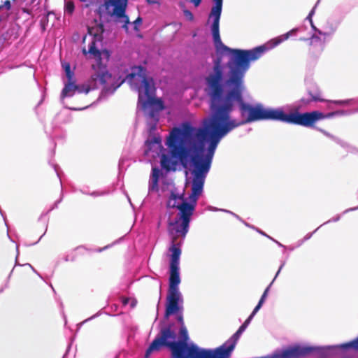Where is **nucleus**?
<instances>
[{"label":"nucleus","instance_id":"f257e3e1","mask_svg":"<svg viewBox=\"0 0 358 358\" xmlns=\"http://www.w3.org/2000/svg\"><path fill=\"white\" fill-rule=\"evenodd\" d=\"M222 2V0H213L208 20H212L211 32L217 53L231 55L227 64L229 69L227 78L224 81L222 67L220 62L216 61L213 71L206 78V90L210 99V115L204 120L202 128L194 127L186 122L173 129L194 144L192 151L206 152L203 160L195 159L194 172L200 179L209 172L215 150L222 138L241 125L264 120L263 105L252 106L243 101L244 77L250 62L259 59L266 51L287 40L298 30L294 28L251 50L232 49L222 42L220 35Z\"/></svg>","mask_w":358,"mask_h":358},{"label":"nucleus","instance_id":"f03ea898","mask_svg":"<svg viewBox=\"0 0 358 358\" xmlns=\"http://www.w3.org/2000/svg\"><path fill=\"white\" fill-rule=\"evenodd\" d=\"M166 145L170 149L171 156L179 160L184 166L189 164V171L192 179V193L189 196L188 202L184 197V190L181 192L176 189L171 190L170 196L167 201V206L169 208H177L179 210L178 214V221L175 224H189L191 221V217L194 210L195 203L199 196L203 192V185L208 172H207L203 179L196 178L194 172L195 159L203 160L206 157L204 151H192L193 143L178 134L175 130H172L169 138L167 140Z\"/></svg>","mask_w":358,"mask_h":358},{"label":"nucleus","instance_id":"7ed1b4c3","mask_svg":"<svg viewBox=\"0 0 358 358\" xmlns=\"http://www.w3.org/2000/svg\"><path fill=\"white\" fill-rule=\"evenodd\" d=\"M189 229V225H168L167 231L170 239L169 251L171 252L169 265V287L165 305L164 319L159 325L166 326V321L171 315H176L180 327H185L183 319V296L179 289L181 282L180 275V259L181 246Z\"/></svg>","mask_w":358,"mask_h":358},{"label":"nucleus","instance_id":"20e7f679","mask_svg":"<svg viewBox=\"0 0 358 358\" xmlns=\"http://www.w3.org/2000/svg\"><path fill=\"white\" fill-rule=\"evenodd\" d=\"M179 340L173 329V324L162 327L159 334L145 350L144 358H150L154 352H159L162 348H168L171 354L176 353L182 356L199 358H218L217 348L206 349L199 347L194 343H188L189 339L186 327L179 329Z\"/></svg>","mask_w":358,"mask_h":358},{"label":"nucleus","instance_id":"39448f33","mask_svg":"<svg viewBox=\"0 0 358 358\" xmlns=\"http://www.w3.org/2000/svg\"><path fill=\"white\" fill-rule=\"evenodd\" d=\"M92 69L91 77L86 84L77 85L73 80H67L64 83L61 93V100L64 104L66 98L72 97L76 93L87 94L90 90L100 87L106 93H113L123 83V80L117 79L100 62L93 64Z\"/></svg>","mask_w":358,"mask_h":358},{"label":"nucleus","instance_id":"423d86ee","mask_svg":"<svg viewBox=\"0 0 358 358\" xmlns=\"http://www.w3.org/2000/svg\"><path fill=\"white\" fill-rule=\"evenodd\" d=\"M127 81L131 87L138 92V105L145 113L152 118H155L157 113L163 110L164 106L160 99L153 96L155 88L154 81L145 76V70L141 66L132 69V72L122 80Z\"/></svg>","mask_w":358,"mask_h":358},{"label":"nucleus","instance_id":"0eeeda50","mask_svg":"<svg viewBox=\"0 0 358 358\" xmlns=\"http://www.w3.org/2000/svg\"><path fill=\"white\" fill-rule=\"evenodd\" d=\"M334 114L330 113L327 117H331ZM324 117L326 115L316 110L304 113L295 111L286 114L282 108L264 107V120H277L306 127H313L317 121Z\"/></svg>","mask_w":358,"mask_h":358},{"label":"nucleus","instance_id":"6e6552de","mask_svg":"<svg viewBox=\"0 0 358 358\" xmlns=\"http://www.w3.org/2000/svg\"><path fill=\"white\" fill-rule=\"evenodd\" d=\"M355 350L358 351V336L354 340L338 345H309L308 357L313 358H351L345 352Z\"/></svg>","mask_w":358,"mask_h":358},{"label":"nucleus","instance_id":"1a4fd4ad","mask_svg":"<svg viewBox=\"0 0 358 358\" xmlns=\"http://www.w3.org/2000/svg\"><path fill=\"white\" fill-rule=\"evenodd\" d=\"M88 35H86L83 38V43H85L87 41H89V48L87 52L85 48L83 49L84 55L90 53L94 58L97 59V62H99L101 52L96 48V44L97 42H101L102 40V34L103 32V27L101 24L96 22L94 26H89L87 27Z\"/></svg>","mask_w":358,"mask_h":358},{"label":"nucleus","instance_id":"9d476101","mask_svg":"<svg viewBox=\"0 0 358 358\" xmlns=\"http://www.w3.org/2000/svg\"><path fill=\"white\" fill-rule=\"evenodd\" d=\"M128 0H108L105 3L106 9L110 15L117 19L118 23L122 24V28L128 29L130 24L129 17L125 15Z\"/></svg>","mask_w":358,"mask_h":358},{"label":"nucleus","instance_id":"9b49d317","mask_svg":"<svg viewBox=\"0 0 358 358\" xmlns=\"http://www.w3.org/2000/svg\"><path fill=\"white\" fill-rule=\"evenodd\" d=\"M162 175V173L160 169L152 167L149 182L150 191H157L158 189V181Z\"/></svg>","mask_w":358,"mask_h":358},{"label":"nucleus","instance_id":"f8f14e48","mask_svg":"<svg viewBox=\"0 0 358 358\" xmlns=\"http://www.w3.org/2000/svg\"><path fill=\"white\" fill-rule=\"evenodd\" d=\"M161 166L163 169H166L167 171L175 169V166L176 165V162H174L172 159H171L169 157L163 155L161 157Z\"/></svg>","mask_w":358,"mask_h":358},{"label":"nucleus","instance_id":"ddd939ff","mask_svg":"<svg viewBox=\"0 0 358 358\" xmlns=\"http://www.w3.org/2000/svg\"><path fill=\"white\" fill-rule=\"evenodd\" d=\"M285 262H282L281 265L280 266L274 278L273 279V280L271 281V282L269 284V285L265 289V290L264 291L260 299H259V301H261V303H264L265 302V300L268 296V292H269V289L272 285V284L273 283V282L275 281V280L276 279V278L278 277V275H279L280 271L282 270V268H283V266H285Z\"/></svg>","mask_w":358,"mask_h":358},{"label":"nucleus","instance_id":"4468645a","mask_svg":"<svg viewBox=\"0 0 358 358\" xmlns=\"http://www.w3.org/2000/svg\"><path fill=\"white\" fill-rule=\"evenodd\" d=\"M220 211H222L224 213L227 221L234 222H243L241 217H239L238 215L233 213L232 212H230L229 210H220Z\"/></svg>","mask_w":358,"mask_h":358},{"label":"nucleus","instance_id":"2eb2a0df","mask_svg":"<svg viewBox=\"0 0 358 358\" xmlns=\"http://www.w3.org/2000/svg\"><path fill=\"white\" fill-rule=\"evenodd\" d=\"M10 0H6L2 5H0V13L3 17L8 16V11L10 9Z\"/></svg>","mask_w":358,"mask_h":358},{"label":"nucleus","instance_id":"dca6fc26","mask_svg":"<svg viewBox=\"0 0 358 358\" xmlns=\"http://www.w3.org/2000/svg\"><path fill=\"white\" fill-rule=\"evenodd\" d=\"M101 313H101V310H99V311H98L96 313H95L94 315H92L91 317H88V318L85 319V320H83V322H81L78 323V324H77L78 329H80L81 328V327H82L84 324H85V323H87V322H90V321H91V320H94V319H95V318H96V317H98L99 316H100V315H101Z\"/></svg>","mask_w":358,"mask_h":358},{"label":"nucleus","instance_id":"f3484780","mask_svg":"<svg viewBox=\"0 0 358 358\" xmlns=\"http://www.w3.org/2000/svg\"><path fill=\"white\" fill-rule=\"evenodd\" d=\"M319 229H320V227L317 228V229H316L315 230H314L313 232H310V233L307 234L304 236V238H303V239L299 240V241L296 243V248H297V247H300V246L303 243V242H304V241H308V239H310V238L312 237V236L313 235V234H315V232L318 231H319Z\"/></svg>","mask_w":358,"mask_h":358},{"label":"nucleus","instance_id":"a211bd4d","mask_svg":"<svg viewBox=\"0 0 358 358\" xmlns=\"http://www.w3.org/2000/svg\"><path fill=\"white\" fill-rule=\"evenodd\" d=\"M63 67L64 69L68 80H72L73 73L71 71L70 65L69 64H63Z\"/></svg>","mask_w":358,"mask_h":358},{"label":"nucleus","instance_id":"6ab92c4d","mask_svg":"<svg viewBox=\"0 0 358 358\" xmlns=\"http://www.w3.org/2000/svg\"><path fill=\"white\" fill-rule=\"evenodd\" d=\"M316 31L318 32L319 34L320 35H322V36H330L331 34H333L335 31H336V27H331L330 28V31H327V32H324V31H322L317 29H316V27L314 26V27H313Z\"/></svg>","mask_w":358,"mask_h":358},{"label":"nucleus","instance_id":"aec40b11","mask_svg":"<svg viewBox=\"0 0 358 358\" xmlns=\"http://www.w3.org/2000/svg\"><path fill=\"white\" fill-rule=\"evenodd\" d=\"M74 10V4L71 1H67L65 3V11L71 14Z\"/></svg>","mask_w":358,"mask_h":358},{"label":"nucleus","instance_id":"412c9836","mask_svg":"<svg viewBox=\"0 0 358 358\" xmlns=\"http://www.w3.org/2000/svg\"><path fill=\"white\" fill-rule=\"evenodd\" d=\"M122 238H123V237H122V238H120L119 240H117V241H115V242H114L113 244H111V245H106V246H105V247H103V248H99L96 249L94 251L98 252H102V251H103V250H106V249L109 248H110V247H111L113 245H114V244H115V243H118V242H119V241H120V240H121V239H122Z\"/></svg>","mask_w":358,"mask_h":358},{"label":"nucleus","instance_id":"4be33fe9","mask_svg":"<svg viewBox=\"0 0 358 358\" xmlns=\"http://www.w3.org/2000/svg\"><path fill=\"white\" fill-rule=\"evenodd\" d=\"M142 19L141 17H138L136 20H134L132 22V24L134 25V29L135 30H138L139 24H141Z\"/></svg>","mask_w":358,"mask_h":358},{"label":"nucleus","instance_id":"5701e85b","mask_svg":"<svg viewBox=\"0 0 358 358\" xmlns=\"http://www.w3.org/2000/svg\"><path fill=\"white\" fill-rule=\"evenodd\" d=\"M315 7H317V5H315V7L312 9V10L310 12L308 16L307 17V20H308L311 24V26L312 27H314V25H313V21H312V16L315 13Z\"/></svg>","mask_w":358,"mask_h":358},{"label":"nucleus","instance_id":"b1692460","mask_svg":"<svg viewBox=\"0 0 358 358\" xmlns=\"http://www.w3.org/2000/svg\"><path fill=\"white\" fill-rule=\"evenodd\" d=\"M351 101L350 99L348 100H343V101H332L334 103L339 104V105H345L349 103Z\"/></svg>","mask_w":358,"mask_h":358},{"label":"nucleus","instance_id":"393cba45","mask_svg":"<svg viewBox=\"0 0 358 358\" xmlns=\"http://www.w3.org/2000/svg\"><path fill=\"white\" fill-rule=\"evenodd\" d=\"M319 131H320L326 136L334 138V137L329 133H328L327 131H324L323 129H319Z\"/></svg>","mask_w":358,"mask_h":358},{"label":"nucleus","instance_id":"a878e982","mask_svg":"<svg viewBox=\"0 0 358 358\" xmlns=\"http://www.w3.org/2000/svg\"><path fill=\"white\" fill-rule=\"evenodd\" d=\"M257 313H254V312H252L250 313V315L248 316V317L246 319L248 321H249L250 322H251L252 320L253 319V317H255V315H256Z\"/></svg>","mask_w":358,"mask_h":358},{"label":"nucleus","instance_id":"bb28decb","mask_svg":"<svg viewBox=\"0 0 358 358\" xmlns=\"http://www.w3.org/2000/svg\"><path fill=\"white\" fill-rule=\"evenodd\" d=\"M185 13L186 17H189V19H191V20H192V19L193 18V15H192V13H191V12H189V11H188V10H186V11L185 12Z\"/></svg>","mask_w":358,"mask_h":358},{"label":"nucleus","instance_id":"cd10ccee","mask_svg":"<svg viewBox=\"0 0 358 358\" xmlns=\"http://www.w3.org/2000/svg\"><path fill=\"white\" fill-rule=\"evenodd\" d=\"M26 265H28L32 270L34 273H36L38 276H40L41 278H42L41 276V275L36 271V269L29 264H27Z\"/></svg>","mask_w":358,"mask_h":358},{"label":"nucleus","instance_id":"c85d7f7f","mask_svg":"<svg viewBox=\"0 0 358 358\" xmlns=\"http://www.w3.org/2000/svg\"><path fill=\"white\" fill-rule=\"evenodd\" d=\"M201 0H192L193 3L197 6L200 4Z\"/></svg>","mask_w":358,"mask_h":358},{"label":"nucleus","instance_id":"c756f323","mask_svg":"<svg viewBox=\"0 0 358 358\" xmlns=\"http://www.w3.org/2000/svg\"><path fill=\"white\" fill-rule=\"evenodd\" d=\"M311 40H312V42L314 41H319L320 40V38L318 36H317L316 35H313L311 38Z\"/></svg>","mask_w":358,"mask_h":358},{"label":"nucleus","instance_id":"7c9ffc66","mask_svg":"<svg viewBox=\"0 0 358 358\" xmlns=\"http://www.w3.org/2000/svg\"><path fill=\"white\" fill-rule=\"evenodd\" d=\"M46 231H47V227H45V232L40 236V238H38V240L36 242L33 243V245L36 244L42 238V237L44 236V234H45Z\"/></svg>","mask_w":358,"mask_h":358},{"label":"nucleus","instance_id":"2f4dec72","mask_svg":"<svg viewBox=\"0 0 358 358\" xmlns=\"http://www.w3.org/2000/svg\"><path fill=\"white\" fill-rule=\"evenodd\" d=\"M264 303H261V301H259L258 303L257 304V307L259 308V309H261V308L262 307L263 304Z\"/></svg>","mask_w":358,"mask_h":358},{"label":"nucleus","instance_id":"473e14b6","mask_svg":"<svg viewBox=\"0 0 358 358\" xmlns=\"http://www.w3.org/2000/svg\"><path fill=\"white\" fill-rule=\"evenodd\" d=\"M258 232H259L260 234H262V235L264 236H266L267 237H268L269 238L272 239L270 236H267L266 234H264L263 231L259 230V229H256Z\"/></svg>","mask_w":358,"mask_h":358},{"label":"nucleus","instance_id":"72a5a7b5","mask_svg":"<svg viewBox=\"0 0 358 358\" xmlns=\"http://www.w3.org/2000/svg\"><path fill=\"white\" fill-rule=\"evenodd\" d=\"M16 250H17V257H16V259H15V264H17V257L19 255V250H18V246L17 245V248H16Z\"/></svg>","mask_w":358,"mask_h":358},{"label":"nucleus","instance_id":"f704fd0d","mask_svg":"<svg viewBox=\"0 0 358 358\" xmlns=\"http://www.w3.org/2000/svg\"><path fill=\"white\" fill-rule=\"evenodd\" d=\"M259 310H260L259 308L255 306V308L253 309L252 312L257 313Z\"/></svg>","mask_w":358,"mask_h":358},{"label":"nucleus","instance_id":"c9c22d12","mask_svg":"<svg viewBox=\"0 0 358 358\" xmlns=\"http://www.w3.org/2000/svg\"><path fill=\"white\" fill-rule=\"evenodd\" d=\"M280 247H282V248H285V245H283L282 244H281L280 243H279L278 241H275L273 240Z\"/></svg>","mask_w":358,"mask_h":358},{"label":"nucleus","instance_id":"e433bc0d","mask_svg":"<svg viewBox=\"0 0 358 358\" xmlns=\"http://www.w3.org/2000/svg\"><path fill=\"white\" fill-rule=\"evenodd\" d=\"M154 143H156V144H159V140L157 138H154Z\"/></svg>","mask_w":358,"mask_h":358},{"label":"nucleus","instance_id":"4c0bfd02","mask_svg":"<svg viewBox=\"0 0 358 358\" xmlns=\"http://www.w3.org/2000/svg\"><path fill=\"white\" fill-rule=\"evenodd\" d=\"M148 3H157V1H151V0H147Z\"/></svg>","mask_w":358,"mask_h":358},{"label":"nucleus","instance_id":"58836bf2","mask_svg":"<svg viewBox=\"0 0 358 358\" xmlns=\"http://www.w3.org/2000/svg\"><path fill=\"white\" fill-rule=\"evenodd\" d=\"M86 107H84V108H72V109L74 110H82V109H84Z\"/></svg>","mask_w":358,"mask_h":358},{"label":"nucleus","instance_id":"ea45409f","mask_svg":"<svg viewBox=\"0 0 358 358\" xmlns=\"http://www.w3.org/2000/svg\"><path fill=\"white\" fill-rule=\"evenodd\" d=\"M6 226L7 227V234H8V236H9V234H8V230H9L8 226H9V225H8V224H6Z\"/></svg>","mask_w":358,"mask_h":358},{"label":"nucleus","instance_id":"a19ab883","mask_svg":"<svg viewBox=\"0 0 358 358\" xmlns=\"http://www.w3.org/2000/svg\"><path fill=\"white\" fill-rule=\"evenodd\" d=\"M313 99L314 100H320V99H318L317 96H313Z\"/></svg>","mask_w":358,"mask_h":358},{"label":"nucleus","instance_id":"79ce46f5","mask_svg":"<svg viewBox=\"0 0 358 358\" xmlns=\"http://www.w3.org/2000/svg\"><path fill=\"white\" fill-rule=\"evenodd\" d=\"M82 248H84V247H83V246H80V247H78L76 249H77V250H80V249H82Z\"/></svg>","mask_w":358,"mask_h":358},{"label":"nucleus","instance_id":"37998d69","mask_svg":"<svg viewBox=\"0 0 358 358\" xmlns=\"http://www.w3.org/2000/svg\"><path fill=\"white\" fill-rule=\"evenodd\" d=\"M336 113H343V111H341V112H336Z\"/></svg>","mask_w":358,"mask_h":358},{"label":"nucleus","instance_id":"c03bdc74","mask_svg":"<svg viewBox=\"0 0 358 358\" xmlns=\"http://www.w3.org/2000/svg\"><path fill=\"white\" fill-rule=\"evenodd\" d=\"M338 221V217H336V219L334 220V222Z\"/></svg>","mask_w":358,"mask_h":358},{"label":"nucleus","instance_id":"a18cd8bd","mask_svg":"<svg viewBox=\"0 0 358 358\" xmlns=\"http://www.w3.org/2000/svg\"><path fill=\"white\" fill-rule=\"evenodd\" d=\"M158 318V313L157 314V316H156V319L157 320Z\"/></svg>","mask_w":358,"mask_h":358},{"label":"nucleus","instance_id":"49530a36","mask_svg":"<svg viewBox=\"0 0 358 358\" xmlns=\"http://www.w3.org/2000/svg\"><path fill=\"white\" fill-rule=\"evenodd\" d=\"M357 111H358V109H357Z\"/></svg>","mask_w":358,"mask_h":358}]
</instances>
